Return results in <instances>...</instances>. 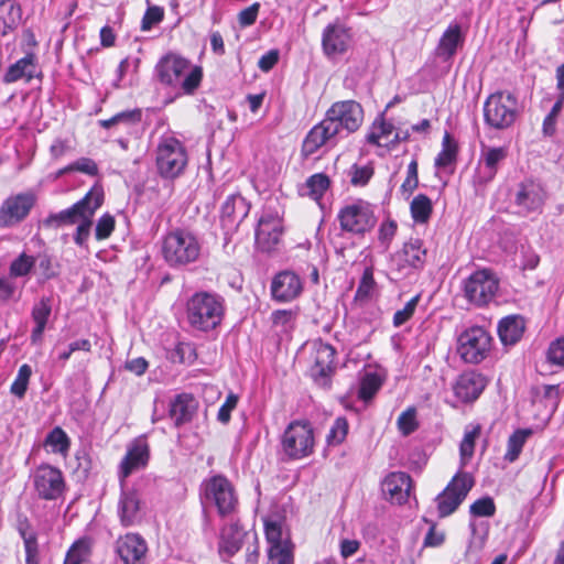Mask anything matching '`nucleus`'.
I'll list each match as a JSON object with an SVG mask.
<instances>
[{"mask_svg":"<svg viewBox=\"0 0 564 564\" xmlns=\"http://www.w3.org/2000/svg\"><path fill=\"white\" fill-rule=\"evenodd\" d=\"M202 241L189 230L174 229L162 241V256L172 268L185 267L196 262L202 253Z\"/></svg>","mask_w":564,"mask_h":564,"instance_id":"nucleus-3","label":"nucleus"},{"mask_svg":"<svg viewBox=\"0 0 564 564\" xmlns=\"http://www.w3.org/2000/svg\"><path fill=\"white\" fill-rule=\"evenodd\" d=\"M496 512V506L490 497L476 500L470 506V513L475 517H492Z\"/></svg>","mask_w":564,"mask_h":564,"instance_id":"nucleus-60","label":"nucleus"},{"mask_svg":"<svg viewBox=\"0 0 564 564\" xmlns=\"http://www.w3.org/2000/svg\"><path fill=\"white\" fill-rule=\"evenodd\" d=\"M241 532L236 527L224 528L220 535L219 552L234 555L241 546Z\"/></svg>","mask_w":564,"mask_h":564,"instance_id":"nucleus-45","label":"nucleus"},{"mask_svg":"<svg viewBox=\"0 0 564 564\" xmlns=\"http://www.w3.org/2000/svg\"><path fill=\"white\" fill-rule=\"evenodd\" d=\"M202 498L206 503L216 506L220 516L234 512L238 503L232 484L221 475L213 476L203 482Z\"/></svg>","mask_w":564,"mask_h":564,"instance_id":"nucleus-11","label":"nucleus"},{"mask_svg":"<svg viewBox=\"0 0 564 564\" xmlns=\"http://www.w3.org/2000/svg\"><path fill=\"white\" fill-rule=\"evenodd\" d=\"M397 230L398 224L395 220L391 218H387L380 224L378 229V240L384 249H388L390 247L392 240L397 235Z\"/></svg>","mask_w":564,"mask_h":564,"instance_id":"nucleus-56","label":"nucleus"},{"mask_svg":"<svg viewBox=\"0 0 564 564\" xmlns=\"http://www.w3.org/2000/svg\"><path fill=\"white\" fill-rule=\"evenodd\" d=\"M329 186V180L324 174H314L306 181L305 193L314 200H319Z\"/></svg>","mask_w":564,"mask_h":564,"instance_id":"nucleus-49","label":"nucleus"},{"mask_svg":"<svg viewBox=\"0 0 564 564\" xmlns=\"http://www.w3.org/2000/svg\"><path fill=\"white\" fill-rule=\"evenodd\" d=\"M518 116V99L510 91H496L484 104V119L492 129L510 128Z\"/></svg>","mask_w":564,"mask_h":564,"instance_id":"nucleus-5","label":"nucleus"},{"mask_svg":"<svg viewBox=\"0 0 564 564\" xmlns=\"http://www.w3.org/2000/svg\"><path fill=\"white\" fill-rule=\"evenodd\" d=\"M369 143L380 148H388L390 144L398 142V133L394 131L392 123L383 118H378L367 135Z\"/></svg>","mask_w":564,"mask_h":564,"instance_id":"nucleus-34","label":"nucleus"},{"mask_svg":"<svg viewBox=\"0 0 564 564\" xmlns=\"http://www.w3.org/2000/svg\"><path fill=\"white\" fill-rule=\"evenodd\" d=\"M351 41V34L348 28L343 23L335 21L328 24L322 35V46L326 56L334 57L345 53Z\"/></svg>","mask_w":564,"mask_h":564,"instance_id":"nucleus-22","label":"nucleus"},{"mask_svg":"<svg viewBox=\"0 0 564 564\" xmlns=\"http://www.w3.org/2000/svg\"><path fill=\"white\" fill-rule=\"evenodd\" d=\"M412 489L411 477L403 471L390 473L382 481V492L392 503L403 505Z\"/></svg>","mask_w":564,"mask_h":564,"instance_id":"nucleus-25","label":"nucleus"},{"mask_svg":"<svg viewBox=\"0 0 564 564\" xmlns=\"http://www.w3.org/2000/svg\"><path fill=\"white\" fill-rule=\"evenodd\" d=\"M18 532L21 535L25 554H26V564H37L39 558V550H37V541L36 534L34 530L31 528L26 517H20L18 521Z\"/></svg>","mask_w":564,"mask_h":564,"instance_id":"nucleus-37","label":"nucleus"},{"mask_svg":"<svg viewBox=\"0 0 564 564\" xmlns=\"http://www.w3.org/2000/svg\"><path fill=\"white\" fill-rule=\"evenodd\" d=\"M337 128V133L349 134L359 129L364 121V110L355 100L337 101L327 110L326 117Z\"/></svg>","mask_w":564,"mask_h":564,"instance_id":"nucleus-15","label":"nucleus"},{"mask_svg":"<svg viewBox=\"0 0 564 564\" xmlns=\"http://www.w3.org/2000/svg\"><path fill=\"white\" fill-rule=\"evenodd\" d=\"M338 135L336 126L324 118L319 123L315 124L306 135L303 142V153L305 155H312L319 148L332 142Z\"/></svg>","mask_w":564,"mask_h":564,"instance_id":"nucleus-28","label":"nucleus"},{"mask_svg":"<svg viewBox=\"0 0 564 564\" xmlns=\"http://www.w3.org/2000/svg\"><path fill=\"white\" fill-rule=\"evenodd\" d=\"M547 360L553 365L564 367V336L550 344Z\"/></svg>","mask_w":564,"mask_h":564,"instance_id":"nucleus-62","label":"nucleus"},{"mask_svg":"<svg viewBox=\"0 0 564 564\" xmlns=\"http://www.w3.org/2000/svg\"><path fill=\"white\" fill-rule=\"evenodd\" d=\"M21 20L22 9L15 0H0V37L13 32Z\"/></svg>","mask_w":564,"mask_h":564,"instance_id":"nucleus-33","label":"nucleus"},{"mask_svg":"<svg viewBox=\"0 0 564 564\" xmlns=\"http://www.w3.org/2000/svg\"><path fill=\"white\" fill-rule=\"evenodd\" d=\"M481 427L479 424H469L465 427L464 437L459 445L460 465L465 467L471 459L475 451L476 440L479 437Z\"/></svg>","mask_w":564,"mask_h":564,"instance_id":"nucleus-41","label":"nucleus"},{"mask_svg":"<svg viewBox=\"0 0 564 564\" xmlns=\"http://www.w3.org/2000/svg\"><path fill=\"white\" fill-rule=\"evenodd\" d=\"M102 203V188L100 186H94L80 200L59 213L50 215L45 223L53 227L78 224L86 213L97 210Z\"/></svg>","mask_w":564,"mask_h":564,"instance_id":"nucleus-13","label":"nucleus"},{"mask_svg":"<svg viewBox=\"0 0 564 564\" xmlns=\"http://www.w3.org/2000/svg\"><path fill=\"white\" fill-rule=\"evenodd\" d=\"M417 303L419 295L412 297L409 302H406L402 310H398L393 315V325L395 327H400L405 322H408L414 314Z\"/></svg>","mask_w":564,"mask_h":564,"instance_id":"nucleus-61","label":"nucleus"},{"mask_svg":"<svg viewBox=\"0 0 564 564\" xmlns=\"http://www.w3.org/2000/svg\"><path fill=\"white\" fill-rule=\"evenodd\" d=\"M337 218L344 231L358 236L370 231L377 224L375 206L364 199H355L344 205Z\"/></svg>","mask_w":564,"mask_h":564,"instance_id":"nucleus-6","label":"nucleus"},{"mask_svg":"<svg viewBox=\"0 0 564 564\" xmlns=\"http://www.w3.org/2000/svg\"><path fill=\"white\" fill-rule=\"evenodd\" d=\"M142 112L140 109L119 112L107 120H101L100 126L110 129L116 124H124L127 129L137 126L141 121Z\"/></svg>","mask_w":564,"mask_h":564,"instance_id":"nucleus-47","label":"nucleus"},{"mask_svg":"<svg viewBox=\"0 0 564 564\" xmlns=\"http://www.w3.org/2000/svg\"><path fill=\"white\" fill-rule=\"evenodd\" d=\"M303 289L304 282L297 273L283 270L272 278L270 294L278 303H291L301 296Z\"/></svg>","mask_w":564,"mask_h":564,"instance_id":"nucleus-19","label":"nucleus"},{"mask_svg":"<svg viewBox=\"0 0 564 564\" xmlns=\"http://www.w3.org/2000/svg\"><path fill=\"white\" fill-rule=\"evenodd\" d=\"M295 315L292 310H276L271 314V319L274 326L288 330L293 326Z\"/></svg>","mask_w":564,"mask_h":564,"instance_id":"nucleus-63","label":"nucleus"},{"mask_svg":"<svg viewBox=\"0 0 564 564\" xmlns=\"http://www.w3.org/2000/svg\"><path fill=\"white\" fill-rule=\"evenodd\" d=\"M376 288V281L373 278V270L372 268H366L362 272L361 279L359 281L356 294H355V301L357 302H366L368 301Z\"/></svg>","mask_w":564,"mask_h":564,"instance_id":"nucleus-48","label":"nucleus"},{"mask_svg":"<svg viewBox=\"0 0 564 564\" xmlns=\"http://www.w3.org/2000/svg\"><path fill=\"white\" fill-rule=\"evenodd\" d=\"M419 185L417 162L412 160L406 170V177L400 187V192L405 199H409Z\"/></svg>","mask_w":564,"mask_h":564,"instance_id":"nucleus-54","label":"nucleus"},{"mask_svg":"<svg viewBox=\"0 0 564 564\" xmlns=\"http://www.w3.org/2000/svg\"><path fill=\"white\" fill-rule=\"evenodd\" d=\"M500 288V279L491 269H479L468 275L463 282L465 299L477 307L491 303Z\"/></svg>","mask_w":564,"mask_h":564,"instance_id":"nucleus-4","label":"nucleus"},{"mask_svg":"<svg viewBox=\"0 0 564 564\" xmlns=\"http://www.w3.org/2000/svg\"><path fill=\"white\" fill-rule=\"evenodd\" d=\"M115 217L110 214H104L97 221L95 236L97 240H105L110 237L115 229Z\"/></svg>","mask_w":564,"mask_h":564,"instance_id":"nucleus-59","label":"nucleus"},{"mask_svg":"<svg viewBox=\"0 0 564 564\" xmlns=\"http://www.w3.org/2000/svg\"><path fill=\"white\" fill-rule=\"evenodd\" d=\"M335 348L327 343L317 340L313 343L314 365L311 369L314 381L323 387H329L330 376L335 369Z\"/></svg>","mask_w":564,"mask_h":564,"instance_id":"nucleus-21","label":"nucleus"},{"mask_svg":"<svg viewBox=\"0 0 564 564\" xmlns=\"http://www.w3.org/2000/svg\"><path fill=\"white\" fill-rule=\"evenodd\" d=\"M187 163V151L181 141L173 137L161 139L156 149V167L162 177L173 180L180 176Z\"/></svg>","mask_w":564,"mask_h":564,"instance_id":"nucleus-7","label":"nucleus"},{"mask_svg":"<svg viewBox=\"0 0 564 564\" xmlns=\"http://www.w3.org/2000/svg\"><path fill=\"white\" fill-rule=\"evenodd\" d=\"M474 486L469 473H457L435 498L438 517L445 518L457 510Z\"/></svg>","mask_w":564,"mask_h":564,"instance_id":"nucleus-12","label":"nucleus"},{"mask_svg":"<svg viewBox=\"0 0 564 564\" xmlns=\"http://www.w3.org/2000/svg\"><path fill=\"white\" fill-rule=\"evenodd\" d=\"M348 433V422L345 417H337L332 425L329 433L327 435V443L329 445H339L341 444Z\"/></svg>","mask_w":564,"mask_h":564,"instance_id":"nucleus-57","label":"nucleus"},{"mask_svg":"<svg viewBox=\"0 0 564 564\" xmlns=\"http://www.w3.org/2000/svg\"><path fill=\"white\" fill-rule=\"evenodd\" d=\"M545 199V192L542 185L534 181H525L519 184L514 203L522 213L539 210Z\"/></svg>","mask_w":564,"mask_h":564,"instance_id":"nucleus-26","label":"nucleus"},{"mask_svg":"<svg viewBox=\"0 0 564 564\" xmlns=\"http://www.w3.org/2000/svg\"><path fill=\"white\" fill-rule=\"evenodd\" d=\"M250 205L239 194L227 197L221 206V223L225 228L237 227L249 214Z\"/></svg>","mask_w":564,"mask_h":564,"instance_id":"nucleus-29","label":"nucleus"},{"mask_svg":"<svg viewBox=\"0 0 564 564\" xmlns=\"http://www.w3.org/2000/svg\"><path fill=\"white\" fill-rule=\"evenodd\" d=\"M195 409V399L191 394L182 393L172 401L170 414L175 424L181 425L191 420Z\"/></svg>","mask_w":564,"mask_h":564,"instance_id":"nucleus-36","label":"nucleus"},{"mask_svg":"<svg viewBox=\"0 0 564 564\" xmlns=\"http://www.w3.org/2000/svg\"><path fill=\"white\" fill-rule=\"evenodd\" d=\"M96 210H90L89 213H86V215L83 217V219L77 224L75 234H74V241L78 247L87 248V241L90 236V229L93 225V217L95 215Z\"/></svg>","mask_w":564,"mask_h":564,"instance_id":"nucleus-51","label":"nucleus"},{"mask_svg":"<svg viewBox=\"0 0 564 564\" xmlns=\"http://www.w3.org/2000/svg\"><path fill=\"white\" fill-rule=\"evenodd\" d=\"M411 217L416 224H426L433 212L432 200L424 194L416 195L410 204Z\"/></svg>","mask_w":564,"mask_h":564,"instance_id":"nucleus-44","label":"nucleus"},{"mask_svg":"<svg viewBox=\"0 0 564 564\" xmlns=\"http://www.w3.org/2000/svg\"><path fill=\"white\" fill-rule=\"evenodd\" d=\"M486 387V379L480 373L467 371L462 373L453 386L455 397L464 402H473L479 398Z\"/></svg>","mask_w":564,"mask_h":564,"instance_id":"nucleus-27","label":"nucleus"},{"mask_svg":"<svg viewBox=\"0 0 564 564\" xmlns=\"http://www.w3.org/2000/svg\"><path fill=\"white\" fill-rule=\"evenodd\" d=\"M37 76V59L32 53L26 54L24 57L18 59L14 64L10 65L3 76V82L7 84L15 83L18 80H25L30 83Z\"/></svg>","mask_w":564,"mask_h":564,"instance_id":"nucleus-30","label":"nucleus"},{"mask_svg":"<svg viewBox=\"0 0 564 564\" xmlns=\"http://www.w3.org/2000/svg\"><path fill=\"white\" fill-rule=\"evenodd\" d=\"M116 551L124 564H142L145 560L148 545L137 533H127L116 543Z\"/></svg>","mask_w":564,"mask_h":564,"instance_id":"nucleus-24","label":"nucleus"},{"mask_svg":"<svg viewBox=\"0 0 564 564\" xmlns=\"http://www.w3.org/2000/svg\"><path fill=\"white\" fill-rule=\"evenodd\" d=\"M314 431L307 421H293L284 430L281 438L283 453L291 459H302L313 453Z\"/></svg>","mask_w":564,"mask_h":564,"instance_id":"nucleus-9","label":"nucleus"},{"mask_svg":"<svg viewBox=\"0 0 564 564\" xmlns=\"http://www.w3.org/2000/svg\"><path fill=\"white\" fill-rule=\"evenodd\" d=\"M239 398L237 394L230 392L225 402L221 404V406L218 410L217 420L223 423L227 424L230 421L231 412L236 409L238 404Z\"/></svg>","mask_w":564,"mask_h":564,"instance_id":"nucleus-64","label":"nucleus"},{"mask_svg":"<svg viewBox=\"0 0 564 564\" xmlns=\"http://www.w3.org/2000/svg\"><path fill=\"white\" fill-rule=\"evenodd\" d=\"M425 256L426 250L423 248V242L420 239H411L391 256L390 268L406 275L424 265Z\"/></svg>","mask_w":564,"mask_h":564,"instance_id":"nucleus-17","label":"nucleus"},{"mask_svg":"<svg viewBox=\"0 0 564 564\" xmlns=\"http://www.w3.org/2000/svg\"><path fill=\"white\" fill-rule=\"evenodd\" d=\"M531 434L532 431L530 429L516 430L508 438L507 449L503 459L510 464L514 463L519 458Z\"/></svg>","mask_w":564,"mask_h":564,"instance_id":"nucleus-40","label":"nucleus"},{"mask_svg":"<svg viewBox=\"0 0 564 564\" xmlns=\"http://www.w3.org/2000/svg\"><path fill=\"white\" fill-rule=\"evenodd\" d=\"M525 321L520 315L503 317L498 324V335L505 346L516 345L523 336Z\"/></svg>","mask_w":564,"mask_h":564,"instance_id":"nucleus-32","label":"nucleus"},{"mask_svg":"<svg viewBox=\"0 0 564 564\" xmlns=\"http://www.w3.org/2000/svg\"><path fill=\"white\" fill-rule=\"evenodd\" d=\"M35 265V258L26 253H21L15 258L9 268L10 278H22L28 275Z\"/></svg>","mask_w":564,"mask_h":564,"instance_id":"nucleus-50","label":"nucleus"},{"mask_svg":"<svg viewBox=\"0 0 564 564\" xmlns=\"http://www.w3.org/2000/svg\"><path fill=\"white\" fill-rule=\"evenodd\" d=\"M150 459V448L145 438L133 440L127 447V452L118 466L119 482H128L127 479L133 473L144 469Z\"/></svg>","mask_w":564,"mask_h":564,"instance_id":"nucleus-18","label":"nucleus"},{"mask_svg":"<svg viewBox=\"0 0 564 564\" xmlns=\"http://www.w3.org/2000/svg\"><path fill=\"white\" fill-rule=\"evenodd\" d=\"M31 481L37 497L43 500H56L65 490L62 471L48 464H42L31 474Z\"/></svg>","mask_w":564,"mask_h":564,"instance_id":"nucleus-14","label":"nucleus"},{"mask_svg":"<svg viewBox=\"0 0 564 564\" xmlns=\"http://www.w3.org/2000/svg\"><path fill=\"white\" fill-rule=\"evenodd\" d=\"M155 74L161 84L180 88L184 94L192 95L203 79V68L194 65L178 53L163 55L156 66Z\"/></svg>","mask_w":564,"mask_h":564,"instance_id":"nucleus-1","label":"nucleus"},{"mask_svg":"<svg viewBox=\"0 0 564 564\" xmlns=\"http://www.w3.org/2000/svg\"><path fill=\"white\" fill-rule=\"evenodd\" d=\"M52 313V299L42 297L32 308V318L35 324L31 333L32 343L36 344L42 340L47 321Z\"/></svg>","mask_w":564,"mask_h":564,"instance_id":"nucleus-35","label":"nucleus"},{"mask_svg":"<svg viewBox=\"0 0 564 564\" xmlns=\"http://www.w3.org/2000/svg\"><path fill=\"white\" fill-rule=\"evenodd\" d=\"M282 236V221L278 214L264 213L256 229V242L262 251H271Z\"/></svg>","mask_w":564,"mask_h":564,"instance_id":"nucleus-23","label":"nucleus"},{"mask_svg":"<svg viewBox=\"0 0 564 564\" xmlns=\"http://www.w3.org/2000/svg\"><path fill=\"white\" fill-rule=\"evenodd\" d=\"M397 425L402 435L408 436L412 434L419 427L416 409L410 406L403 411L398 417Z\"/></svg>","mask_w":564,"mask_h":564,"instance_id":"nucleus-52","label":"nucleus"},{"mask_svg":"<svg viewBox=\"0 0 564 564\" xmlns=\"http://www.w3.org/2000/svg\"><path fill=\"white\" fill-rule=\"evenodd\" d=\"M90 551V541L88 539H80L69 547L64 564H84L88 561Z\"/></svg>","mask_w":564,"mask_h":564,"instance_id":"nucleus-46","label":"nucleus"},{"mask_svg":"<svg viewBox=\"0 0 564 564\" xmlns=\"http://www.w3.org/2000/svg\"><path fill=\"white\" fill-rule=\"evenodd\" d=\"M225 314L224 299L210 292H196L186 303V317L189 325L202 332L216 328Z\"/></svg>","mask_w":564,"mask_h":564,"instance_id":"nucleus-2","label":"nucleus"},{"mask_svg":"<svg viewBox=\"0 0 564 564\" xmlns=\"http://www.w3.org/2000/svg\"><path fill=\"white\" fill-rule=\"evenodd\" d=\"M120 484V496L117 505V514L123 527H132L140 523L144 516V482L142 480L132 485Z\"/></svg>","mask_w":564,"mask_h":564,"instance_id":"nucleus-8","label":"nucleus"},{"mask_svg":"<svg viewBox=\"0 0 564 564\" xmlns=\"http://www.w3.org/2000/svg\"><path fill=\"white\" fill-rule=\"evenodd\" d=\"M383 383V375L379 370L366 369L360 377L359 399L368 401L379 391Z\"/></svg>","mask_w":564,"mask_h":564,"instance_id":"nucleus-38","label":"nucleus"},{"mask_svg":"<svg viewBox=\"0 0 564 564\" xmlns=\"http://www.w3.org/2000/svg\"><path fill=\"white\" fill-rule=\"evenodd\" d=\"M270 564H294L293 546H273L268 549Z\"/></svg>","mask_w":564,"mask_h":564,"instance_id":"nucleus-55","label":"nucleus"},{"mask_svg":"<svg viewBox=\"0 0 564 564\" xmlns=\"http://www.w3.org/2000/svg\"><path fill=\"white\" fill-rule=\"evenodd\" d=\"M458 152L457 142L448 132H445L442 141V150L435 159V166L446 169L456 162Z\"/></svg>","mask_w":564,"mask_h":564,"instance_id":"nucleus-43","label":"nucleus"},{"mask_svg":"<svg viewBox=\"0 0 564 564\" xmlns=\"http://www.w3.org/2000/svg\"><path fill=\"white\" fill-rule=\"evenodd\" d=\"M492 337L482 327L465 329L457 339V354L467 364L477 365L485 360L491 350Z\"/></svg>","mask_w":564,"mask_h":564,"instance_id":"nucleus-10","label":"nucleus"},{"mask_svg":"<svg viewBox=\"0 0 564 564\" xmlns=\"http://www.w3.org/2000/svg\"><path fill=\"white\" fill-rule=\"evenodd\" d=\"M164 18V10L159 6H149L141 21V30L150 31L153 25L159 24Z\"/></svg>","mask_w":564,"mask_h":564,"instance_id":"nucleus-58","label":"nucleus"},{"mask_svg":"<svg viewBox=\"0 0 564 564\" xmlns=\"http://www.w3.org/2000/svg\"><path fill=\"white\" fill-rule=\"evenodd\" d=\"M70 440L66 432L59 426L54 427L44 440V447L47 452L66 457L69 451Z\"/></svg>","mask_w":564,"mask_h":564,"instance_id":"nucleus-39","label":"nucleus"},{"mask_svg":"<svg viewBox=\"0 0 564 564\" xmlns=\"http://www.w3.org/2000/svg\"><path fill=\"white\" fill-rule=\"evenodd\" d=\"M32 369L29 365L24 364L19 368L18 375L11 384L10 391L18 398H22L25 394Z\"/></svg>","mask_w":564,"mask_h":564,"instance_id":"nucleus-53","label":"nucleus"},{"mask_svg":"<svg viewBox=\"0 0 564 564\" xmlns=\"http://www.w3.org/2000/svg\"><path fill=\"white\" fill-rule=\"evenodd\" d=\"M464 34L458 23H451L442 34L436 54L444 61H449L457 52L458 47L464 44Z\"/></svg>","mask_w":564,"mask_h":564,"instance_id":"nucleus-31","label":"nucleus"},{"mask_svg":"<svg viewBox=\"0 0 564 564\" xmlns=\"http://www.w3.org/2000/svg\"><path fill=\"white\" fill-rule=\"evenodd\" d=\"M35 204L31 193L11 195L0 206V226L12 227L21 223L30 214Z\"/></svg>","mask_w":564,"mask_h":564,"instance_id":"nucleus-20","label":"nucleus"},{"mask_svg":"<svg viewBox=\"0 0 564 564\" xmlns=\"http://www.w3.org/2000/svg\"><path fill=\"white\" fill-rule=\"evenodd\" d=\"M264 532L269 547L291 545L289 538L285 536L283 522L280 519L268 518L264 520Z\"/></svg>","mask_w":564,"mask_h":564,"instance_id":"nucleus-42","label":"nucleus"},{"mask_svg":"<svg viewBox=\"0 0 564 564\" xmlns=\"http://www.w3.org/2000/svg\"><path fill=\"white\" fill-rule=\"evenodd\" d=\"M507 155L508 149L506 147H488L482 144L473 176L474 184L481 186L491 182L498 172L500 163L505 161Z\"/></svg>","mask_w":564,"mask_h":564,"instance_id":"nucleus-16","label":"nucleus"}]
</instances>
